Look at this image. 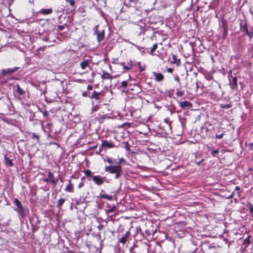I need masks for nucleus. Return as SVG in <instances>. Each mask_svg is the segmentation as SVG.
<instances>
[{
    "instance_id": "4468645a",
    "label": "nucleus",
    "mask_w": 253,
    "mask_h": 253,
    "mask_svg": "<svg viewBox=\"0 0 253 253\" xmlns=\"http://www.w3.org/2000/svg\"><path fill=\"white\" fill-rule=\"evenodd\" d=\"M52 12V9L51 8L47 9H42L40 11L41 13L43 15H48L51 13Z\"/></svg>"
},
{
    "instance_id": "c03bdc74",
    "label": "nucleus",
    "mask_w": 253,
    "mask_h": 253,
    "mask_svg": "<svg viewBox=\"0 0 253 253\" xmlns=\"http://www.w3.org/2000/svg\"><path fill=\"white\" fill-rule=\"evenodd\" d=\"M58 28L60 30H62L64 29V26L63 25H59L58 26Z\"/></svg>"
},
{
    "instance_id": "58836bf2",
    "label": "nucleus",
    "mask_w": 253,
    "mask_h": 253,
    "mask_svg": "<svg viewBox=\"0 0 253 253\" xmlns=\"http://www.w3.org/2000/svg\"><path fill=\"white\" fill-rule=\"evenodd\" d=\"M249 150L253 152V142L249 144Z\"/></svg>"
},
{
    "instance_id": "09e8293b",
    "label": "nucleus",
    "mask_w": 253,
    "mask_h": 253,
    "mask_svg": "<svg viewBox=\"0 0 253 253\" xmlns=\"http://www.w3.org/2000/svg\"><path fill=\"white\" fill-rule=\"evenodd\" d=\"M48 115V113L47 111H44L43 112V115L44 116H47Z\"/></svg>"
},
{
    "instance_id": "473e14b6",
    "label": "nucleus",
    "mask_w": 253,
    "mask_h": 253,
    "mask_svg": "<svg viewBox=\"0 0 253 253\" xmlns=\"http://www.w3.org/2000/svg\"><path fill=\"white\" fill-rule=\"evenodd\" d=\"M137 65L138 66V67L139 68L140 72H142L145 70V67L144 66H142L140 62H138L137 63Z\"/></svg>"
},
{
    "instance_id": "a18cd8bd",
    "label": "nucleus",
    "mask_w": 253,
    "mask_h": 253,
    "mask_svg": "<svg viewBox=\"0 0 253 253\" xmlns=\"http://www.w3.org/2000/svg\"><path fill=\"white\" fill-rule=\"evenodd\" d=\"M105 211L106 213H109L111 212V208H108L107 209H105Z\"/></svg>"
},
{
    "instance_id": "f03ea898",
    "label": "nucleus",
    "mask_w": 253,
    "mask_h": 253,
    "mask_svg": "<svg viewBox=\"0 0 253 253\" xmlns=\"http://www.w3.org/2000/svg\"><path fill=\"white\" fill-rule=\"evenodd\" d=\"M112 161V173L116 174L115 177L119 178L122 172L121 164H125L126 161L123 158L119 159L118 161L116 160Z\"/></svg>"
},
{
    "instance_id": "3c124183",
    "label": "nucleus",
    "mask_w": 253,
    "mask_h": 253,
    "mask_svg": "<svg viewBox=\"0 0 253 253\" xmlns=\"http://www.w3.org/2000/svg\"><path fill=\"white\" fill-rule=\"evenodd\" d=\"M87 89L88 90H92V86L91 85H88L87 86Z\"/></svg>"
},
{
    "instance_id": "69168bd1",
    "label": "nucleus",
    "mask_w": 253,
    "mask_h": 253,
    "mask_svg": "<svg viewBox=\"0 0 253 253\" xmlns=\"http://www.w3.org/2000/svg\"><path fill=\"white\" fill-rule=\"evenodd\" d=\"M111 147H113V145L112 144V145H111Z\"/></svg>"
},
{
    "instance_id": "dca6fc26",
    "label": "nucleus",
    "mask_w": 253,
    "mask_h": 253,
    "mask_svg": "<svg viewBox=\"0 0 253 253\" xmlns=\"http://www.w3.org/2000/svg\"><path fill=\"white\" fill-rule=\"evenodd\" d=\"M65 190L66 192H74V187L73 185L69 181V184L66 186Z\"/></svg>"
},
{
    "instance_id": "0eeeda50",
    "label": "nucleus",
    "mask_w": 253,
    "mask_h": 253,
    "mask_svg": "<svg viewBox=\"0 0 253 253\" xmlns=\"http://www.w3.org/2000/svg\"><path fill=\"white\" fill-rule=\"evenodd\" d=\"M233 79L231 82H230V87L232 89L237 90L238 88V83H237V78L236 77H233L232 76Z\"/></svg>"
},
{
    "instance_id": "4be33fe9",
    "label": "nucleus",
    "mask_w": 253,
    "mask_h": 253,
    "mask_svg": "<svg viewBox=\"0 0 253 253\" xmlns=\"http://www.w3.org/2000/svg\"><path fill=\"white\" fill-rule=\"evenodd\" d=\"M157 48H158V44H157V43H154L153 44L152 47L151 48V50L150 51V53L151 55H153L154 51L156 50V49Z\"/></svg>"
},
{
    "instance_id": "bb28decb",
    "label": "nucleus",
    "mask_w": 253,
    "mask_h": 253,
    "mask_svg": "<svg viewBox=\"0 0 253 253\" xmlns=\"http://www.w3.org/2000/svg\"><path fill=\"white\" fill-rule=\"evenodd\" d=\"M247 206L249 208L250 213L253 215V205L249 202L247 203Z\"/></svg>"
},
{
    "instance_id": "2f4dec72",
    "label": "nucleus",
    "mask_w": 253,
    "mask_h": 253,
    "mask_svg": "<svg viewBox=\"0 0 253 253\" xmlns=\"http://www.w3.org/2000/svg\"><path fill=\"white\" fill-rule=\"evenodd\" d=\"M122 65H123V68L126 70H129L131 68V65L128 64V65L125 66V63H122Z\"/></svg>"
},
{
    "instance_id": "6ab92c4d",
    "label": "nucleus",
    "mask_w": 253,
    "mask_h": 253,
    "mask_svg": "<svg viewBox=\"0 0 253 253\" xmlns=\"http://www.w3.org/2000/svg\"><path fill=\"white\" fill-rule=\"evenodd\" d=\"M223 27L224 29V31L223 33V39H225L226 38V36L228 34V28L227 25L223 24Z\"/></svg>"
},
{
    "instance_id": "2eb2a0df",
    "label": "nucleus",
    "mask_w": 253,
    "mask_h": 253,
    "mask_svg": "<svg viewBox=\"0 0 253 253\" xmlns=\"http://www.w3.org/2000/svg\"><path fill=\"white\" fill-rule=\"evenodd\" d=\"M95 33L97 35V39L99 42L102 40L104 38V30H102L100 32L99 31H96Z\"/></svg>"
},
{
    "instance_id": "7c9ffc66",
    "label": "nucleus",
    "mask_w": 253,
    "mask_h": 253,
    "mask_svg": "<svg viewBox=\"0 0 253 253\" xmlns=\"http://www.w3.org/2000/svg\"><path fill=\"white\" fill-rule=\"evenodd\" d=\"M232 104H221L220 105V107L222 109H227V108H230L232 107Z\"/></svg>"
},
{
    "instance_id": "de8ad7c7",
    "label": "nucleus",
    "mask_w": 253,
    "mask_h": 253,
    "mask_svg": "<svg viewBox=\"0 0 253 253\" xmlns=\"http://www.w3.org/2000/svg\"><path fill=\"white\" fill-rule=\"evenodd\" d=\"M174 79H175V80L177 82H178V83H180V79H179V77H175V78H174Z\"/></svg>"
},
{
    "instance_id": "7ed1b4c3",
    "label": "nucleus",
    "mask_w": 253,
    "mask_h": 253,
    "mask_svg": "<svg viewBox=\"0 0 253 253\" xmlns=\"http://www.w3.org/2000/svg\"><path fill=\"white\" fill-rule=\"evenodd\" d=\"M240 26L241 30L248 36L249 40H251L253 37V32L249 31L247 23L245 22L243 25H242V23H240Z\"/></svg>"
},
{
    "instance_id": "37998d69",
    "label": "nucleus",
    "mask_w": 253,
    "mask_h": 253,
    "mask_svg": "<svg viewBox=\"0 0 253 253\" xmlns=\"http://www.w3.org/2000/svg\"><path fill=\"white\" fill-rule=\"evenodd\" d=\"M134 250V247H131L129 249V252L130 253H135L134 252H133Z\"/></svg>"
},
{
    "instance_id": "b1692460",
    "label": "nucleus",
    "mask_w": 253,
    "mask_h": 253,
    "mask_svg": "<svg viewBox=\"0 0 253 253\" xmlns=\"http://www.w3.org/2000/svg\"><path fill=\"white\" fill-rule=\"evenodd\" d=\"M128 82L127 81H124L121 83V85H119L118 88L121 89V87L123 88H126L127 86Z\"/></svg>"
},
{
    "instance_id": "e2e57ef3",
    "label": "nucleus",
    "mask_w": 253,
    "mask_h": 253,
    "mask_svg": "<svg viewBox=\"0 0 253 253\" xmlns=\"http://www.w3.org/2000/svg\"><path fill=\"white\" fill-rule=\"evenodd\" d=\"M252 160L253 161V156L252 157Z\"/></svg>"
},
{
    "instance_id": "603ef678",
    "label": "nucleus",
    "mask_w": 253,
    "mask_h": 253,
    "mask_svg": "<svg viewBox=\"0 0 253 253\" xmlns=\"http://www.w3.org/2000/svg\"><path fill=\"white\" fill-rule=\"evenodd\" d=\"M82 95L84 97H86L87 96V92H85L84 91L83 94H82Z\"/></svg>"
},
{
    "instance_id": "f8f14e48",
    "label": "nucleus",
    "mask_w": 253,
    "mask_h": 253,
    "mask_svg": "<svg viewBox=\"0 0 253 253\" xmlns=\"http://www.w3.org/2000/svg\"><path fill=\"white\" fill-rule=\"evenodd\" d=\"M4 160L5 164L7 166L12 167L14 166V163L12 162V160L11 159H9L6 156H4Z\"/></svg>"
},
{
    "instance_id": "5701e85b",
    "label": "nucleus",
    "mask_w": 253,
    "mask_h": 253,
    "mask_svg": "<svg viewBox=\"0 0 253 253\" xmlns=\"http://www.w3.org/2000/svg\"><path fill=\"white\" fill-rule=\"evenodd\" d=\"M14 203L16 205L17 209L23 207L21 202L17 198L14 199Z\"/></svg>"
},
{
    "instance_id": "f704fd0d",
    "label": "nucleus",
    "mask_w": 253,
    "mask_h": 253,
    "mask_svg": "<svg viewBox=\"0 0 253 253\" xmlns=\"http://www.w3.org/2000/svg\"><path fill=\"white\" fill-rule=\"evenodd\" d=\"M101 197L102 198H105V199H108L109 200H111V196L108 195H107V194H106L105 193L102 194L101 195Z\"/></svg>"
},
{
    "instance_id": "39448f33",
    "label": "nucleus",
    "mask_w": 253,
    "mask_h": 253,
    "mask_svg": "<svg viewBox=\"0 0 253 253\" xmlns=\"http://www.w3.org/2000/svg\"><path fill=\"white\" fill-rule=\"evenodd\" d=\"M92 180L98 185H102L105 181L109 182V180H106L105 177H101L100 175L93 176Z\"/></svg>"
},
{
    "instance_id": "79ce46f5",
    "label": "nucleus",
    "mask_w": 253,
    "mask_h": 253,
    "mask_svg": "<svg viewBox=\"0 0 253 253\" xmlns=\"http://www.w3.org/2000/svg\"><path fill=\"white\" fill-rule=\"evenodd\" d=\"M105 170L111 172V166H106L105 167Z\"/></svg>"
},
{
    "instance_id": "8fccbe9b",
    "label": "nucleus",
    "mask_w": 253,
    "mask_h": 253,
    "mask_svg": "<svg viewBox=\"0 0 253 253\" xmlns=\"http://www.w3.org/2000/svg\"><path fill=\"white\" fill-rule=\"evenodd\" d=\"M111 210H112V212L114 211H115L116 210V207L115 206H112Z\"/></svg>"
},
{
    "instance_id": "20e7f679",
    "label": "nucleus",
    "mask_w": 253,
    "mask_h": 253,
    "mask_svg": "<svg viewBox=\"0 0 253 253\" xmlns=\"http://www.w3.org/2000/svg\"><path fill=\"white\" fill-rule=\"evenodd\" d=\"M47 175L48 177L44 178L43 180V181L47 183H51L55 187L57 184V180H55L53 173L49 171L47 173Z\"/></svg>"
},
{
    "instance_id": "423d86ee",
    "label": "nucleus",
    "mask_w": 253,
    "mask_h": 253,
    "mask_svg": "<svg viewBox=\"0 0 253 253\" xmlns=\"http://www.w3.org/2000/svg\"><path fill=\"white\" fill-rule=\"evenodd\" d=\"M154 76V80L157 82H161L164 80L165 77L164 75L161 73H157L156 72H153L152 73Z\"/></svg>"
},
{
    "instance_id": "49530a36",
    "label": "nucleus",
    "mask_w": 253,
    "mask_h": 253,
    "mask_svg": "<svg viewBox=\"0 0 253 253\" xmlns=\"http://www.w3.org/2000/svg\"><path fill=\"white\" fill-rule=\"evenodd\" d=\"M104 145H106V146H107V147L108 148H110L111 147V143H109L108 142H105L104 143Z\"/></svg>"
},
{
    "instance_id": "bf43d9fd",
    "label": "nucleus",
    "mask_w": 253,
    "mask_h": 253,
    "mask_svg": "<svg viewBox=\"0 0 253 253\" xmlns=\"http://www.w3.org/2000/svg\"><path fill=\"white\" fill-rule=\"evenodd\" d=\"M233 192L232 193V194L230 195V198H232L233 197Z\"/></svg>"
},
{
    "instance_id": "4c0bfd02",
    "label": "nucleus",
    "mask_w": 253,
    "mask_h": 253,
    "mask_svg": "<svg viewBox=\"0 0 253 253\" xmlns=\"http://www.w3.org/2000/svg\"><path fill=\"white\" fill-rule=\"evenodd\" d=\"M164 122L169 126H170L171 123V122L170 121L169 118L168 117L164 119Z\"/></svg>"
},
{
    "instance_id": "9d476101",
    "label": "nucleus",
    "mask_w": 253,
    "mask_h": 253,
    "mask_svg": "<svg viewBox=\"0 0 253 253\" xmlns=\"http://www.w3.org/2000/svg\"><path fill=\"white\" fill-rule=\"evenodd\" d=\"M180 107L182 109H184L185 108L187 107H191L192 103L187 101H184L183 102H180Z\"/></svg>"
},
{
    "instance_id": "9b49d317",
    "label": "nucleus",
    "mask_w": 253,
    "mask_h": 253,
    "mask_svg": "<svg viewBox=\"0 0 253 253\" xmlns=\"http://www.w3.org/2000/svg\"><path fill=\"white\" fill-rule=\"evenodd\" d=\"M14 210L17 211L18 212L22 218H23L26 215L25 211L23 207L17 209H14Z\"/></svg>"
},
{
    "instance_id": "4d7b16f0",
    "label": "nucleus",
    "mask_w": 253,
    "mask_h": 253,
    "mask_svg": "<svg viewBox=\"0 0 253 253\" xmlns=\"http://www.w3.org/2000/svg\"><path fill=\"white\" fill-rule=\"evenodd\" d=\"M107 161H108L109 163H111V158H107Z\"/></svg>"
},
{
    "instance_id": "aec40b11",
    "label": "nucleus",
    "mask_w": 253,
    "mask_h": 253,
    "mask_svg": "<svg viewBox=\"0 0 253 253\" xmlns=\"http://www.w3.org/2000/svg\"><path fill=\"white\" fill-rule=\"evenodd\" d=\"M100 93L97 92L95 91H94L92 94L90 96L91 98H94L96 100H97L98 99V97L100 95Z\"/></svg>"
},
{
    "instance_id": "ea45409f",
    "label": "nucleus",
    "mask_w": 253,
    "mask_h": 253,
    "mask_svg": "<svg viewBox=\"0 0 253 253\" xmlns=\"http://www.w3.org/2000/svg\"><path fill=\"white\" fill-rule=\"evenodd\" d=\"M174 69L171 68H169L167 69V71L168 73H172L173 72Z\"/></svg>"
},
{
    "instance_id": "f3484780",
    "label": "nucleus",
    "mask_w": 253,
    "mask_h": 253,
    "mask_svg": "<svg viewBox=\"0 0 253 253\" xmlns=\"http://www.w3.org/2000/svg\"><path fill=\"white\" fill-rule=\"evenodd\" d=\"M171 63L178 66L180 64V59H177L176 55L172 54V60L171 61Z\"/></svg>"
},
{
    "instance_id": "0e129e2a",
    "label": "nucleus",
    "mask_w": 253,
    "mask_h": 253,
    "mask_svg": "<svg viewBox=\"0 0 253 253\" xmlns=\"http://www.w3.org/2000/svg\"><path fill=\"white\" fill-rule=\"evenodd\" d=\"M206 129H207V131H208L209 130L207 127Z\"/></svg>"
},
{
    "instance_id": "c85d7f7f",
    "label": "nucleus",
    "mask_w": 253,
    "mask_h": 253,
    "mask_svg": "<svg viewBox=\"0 0 253 253\" xmlns=\"http://www.w3.org/2000/svg\"><path fill=\"white\" fill-rule=\"evenodd\" d=\"M184 93V91L183 90H180L178 89H177V92L176 93V95L177 97H182Z\"/></svg>"
},
{
    "instance_id": "a19ab883",
    "label": "nucleus",
    "mask_w": 253,
    "mask_h": 253,
    "mask_svg": "<svg viewBox=\"0 0 253 253\" xmlns=\"http://www.w3.org/2000/svg\"><path fill=\"white\" fill-rule=\"evenodd\" d=\"M115 250L116 251V253H120L121 252V249L120 247H115Z\"/></svg>"
},
{
    "instance_id": "a878e982",
    "label": "nucleus",
    "mask_w": 253,
    "mask_h": 253,
    "mask_svg": "<svg viewBox=\"0 0 253 253\" xmlns=\"http://www.w3.org/2000/svg\"><path fill=\"white\" fill-rule=\"evenodd\" d=\"M219 153V151L218 150H214L211 151V154L213 157H218Z\"/></svg>"
},
{
    "instance_id": "680f3d73",
    "label": "nucleus",
    "mask_w": 253,
    "mask_h": 253,
    "mask_svg": "<svg viewBox=\"0 0 253 253\" xmlns=\"http://www.w3.org/2000/svg\"><path fill=\"white\" fill-rule=\"evenodd\" d=\"M208 150H209V151H211V147H208Z\"/></svg>"
},
{
    "instance_id": "1a4fd4ad",
    "label": "nucleus",
    "mask_w": 253,
    "mask_h": 253,
    "mask_svg": "<svg viewBox=\"0 0 253 253\" xmlns=\"http://www.w3.org/2000/svg\"><path fill=\"white\" fill-rule=\"evenodd\" d=\"M90 63L89 60H84L80 63V66L82 69H85L87 67H89Z\"/></svg>"
},
{
    "instance_id": "13d9d810",
    "label": "nucleus",
    "mask_w": 253,
    "mask_h": 253,
    "mask_svg": "<svg viewBox=\"0 0 253 253\" xmlns=\"http://www.w3.org/2000/svg\"><path fill=\"white\" fill-rule=\"evenodd\" d=\"M119 3L120 4V6H122V1L121 0H119Z\"/></svg>"
},
{
    "instance_id": "412c9836",
    "label": "nucleus",
    "mask_w": 253,
    "mask_h": 253,
    "mask_svg": "<svg viewBox=\"0 0 253 253\" xmlns=\"http://www.w3.org/2000/svg\"><path fill=\"white\" fill-rule=\"evenodd\" d=\"M31 134L32 135L31 138L33 139H36L37 140V142L40 143V136L35 132L31 133Z\"/></svg>"
},
{
    "instance_id": "ddd939ff",
    "label": "nucleus",
    "mask_w": 253,
    "mask_h": 253,
    "mask_svg": "<svg viewBox=\"0 0 253 253\" xmlns=\"http://www.w3.org/2000/svg\"><path fill=\"white\" fill-rule=\"evenodd\" d=\"M251 238V236L248 235V237L244 240L243 245L245 246V247H246V248L248 247L249 246V245H250Z\"/></svg>"
},
{
    "instance_id": "f257e3e1",
    "label": "nucleus",
    "mask_w": 253,
    "mask_h": 253,
    "mask_svg": "<svg viewBox=\"0 0 253 253\" xmlns=\"http://www.w3.org/2000/svg\"><path fill=\"white\" fill-rule=\"evenodd\" d=\"M112 234L114 237H117L119 240V242L125 245L128 239L130 237V233L127 231L124 233L123 226L120 225L119 222L116 220H112Z\"/></svg>"
},
{
    "instance_id": "72a5a7b5",
    "label": "nucleus",
    "mask_w": 253,
    "mask_h": 253,
    "mask_svg": "<svg viewBox=\"0 0 253 253\" xmlns=\"http://www.w3.org/2000/svg\"><path fill=\"white\" fill-rule=\"evenodd\" d=\"M84 172L85 175L87 177L90 176L91 175V171L89 169H84Z\"/></svg>"
},
{
    "instance_id": "e433bc0d",
    "label": "nucleus",
    "mask_w": 253,
    "mask_h": 253,
    "mask_svg": "<svg viewBox=\"0 0 253 253\" xmlns=\"http://www.w3.org/2000/svg\"><path fill=\"white\" fill-rule=\"evenodd\" d=\"M224 135V133L223 132L220 134H216L215 137L217 139H222Z\"/></svg>"
},
{
    "instance_id": "5fc2aeb1",
    "label": "nucleus",
    "mask_w": 253,
    "mask_h": 253,
    "mask_svg": "<svg viewBox=\"0 0 253 253\" xmlns=\"http://www.w3.org/2000/svg\"><path fill=\"white\" fill-rule=\"evenodd\" d=\"M83 185H84V184H83V183H80V184L79 185L78 187H79V188H81V187L83 186Z\"/></svg>"
},
{
    "instance_id": "052dcab7",
    "label": "nucleus",
    "mask_w": 253,
    "mask_h": 253,
    "mask_svg": "<svg viewBox=\"0 0 253 253\" xmlns=\"http://www.w3.org/2000/svg\"><path fill=\"white\" fill-rule=\"evenodd\" d=\"M208 126H212V125L211 124H209V125H208Z\"/></svg>"
},
{
    "instance_id": "c9c22d12",
    "label": "nucleus",
    "mask_w": 253,
    "mask_h": 253,
    "mask_svg": "<svg viewBox=\"0 0 253 253\" xmlns=\"http://www.w3.org/2000/svg\"><path fill=\"white\" fill-rule=\"evenodd\" d=\"M67 2H68L71 6L74 7L75 6V0H66Z\"/></svg>"
},
{
    "instance_id": "a211bd4d",
    "label": "nucleus",
    "mask_w": 253,
    "mask_h": 253,
    "mask_svg": "<svg viewBox=\"0 0 253 253\" xmlns=\"http://www.w3.org/2000/svg\"><path fill=\"white\" fill-rule=\"evenodd\" d=\"M16 92L21 96L23 95L25 93V91L20 87L19 84L16 85Z\"/></svg>"
},
{
    "instance_id": "393cba45",
    "label": "nucleus",
    "mask_w": 253,
    "mask_h": 253,
    "mask_svg": "<svg viewBox=\"0 0 253 253\" xmlns=\"http://www.w3.org/2000/svg\"><path fill=\"white\" fill-rule=\"evenodd\" d=\"M101 77L103 79H109L110 78V75L106 72H103L101 75Z\"/></svg>"
},
{
    "instance_id": "cd10ccee",
    "label": "nucleus",
    "mask_w": 253,
    "mask_h": 253,
    "mask_svg": "<svg viewBox=\"0 0 253 253\" xmlns=\"http://www.w3.org/2000/svg\"><path fill=\"white\" fill-rule=\"evenodd\" d=\"M65 202V199H63V198H61V199H60L58 201V203H57V207L59 208H60L62 205L64 204V203Z\"/></svg>"
},
{
    "instance_id": "6e6552de",
    "label": "nucleus",
    "mask_w": 253,
    "mask_h": 253,
    "mask_svg": "<svg viewBox=\"0 0 253 253\" xmlns=\"http://www.w3.org/2000/svg\"><path fill=\"white\" fill-rule=\"evenodd\" d=\"M18 69L17 67H15L13 69H3L2 71V74L3 75H10L14 72H16Z\"/></svg>"
},
{
    "instance_id": "6e6d98bb",
    "label": "nucleus",
    "mask_w": 253,
    "mask_h": 253,
    "mask_svg": "<svg viewBox=\"0 0 253 253\" xmlns=\"http://www.w3.org/2000/svg\"><path fill=\"white\" fill-rule=\"evenodd\" d=\"M203 161H204V160H202L200 162H197V165L198 166H199Z\"/></svg>"
},
{
    "instance_id": "c756f323",
    "label": "nucleus",
    "mask_w": 253,
    "mask_h": 253,
    "mask_svg": "<svg viewBox=\"0 0 253 253\" xmlns=\"http://www.w3.org/2000/svg\"><path fill=\"white\" fill-rule=\"evenodd\" d=\"M124 146L123 147L125 148V149L128 151H130V145L128 142L126 141L124 143Z\"/></svg>"
},
{
    "instance_id": "864d4df0",
    "label": "nucleus",
    "mask_w": 253,
    "mask_h": 253,
    "mask_svg": "<svg viewBox=\"0 0 253 253\" xmlns=\"http://www.w3.org/2000/svg\"><path fill=\"white\" fill-rule=\"evenodd\" d=\"M240 188L239 186H236L235 187V190L239 191L240 190Z\"/></svg>"
}]
</instances>
